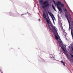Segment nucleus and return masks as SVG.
Instances as JSON below:
<instances>
[{"label":"nucleus","instance_id":"20e7f679","mask_svg":"<svg viewBox=\"0 0 73 73\" xmlns=\"http://www.w3.org/2000/svg\"><path fill=\"white\" fill-rule=\"evenodd\" d=\"M48 3H49L48 1H45L44 2L42 3V4H43V5H44L42 6V8H45L46 7H48V6L49 5V4H48Z\"/></svg>","mask_w":73,"mask_h":73},{"label":"nucleus","instance_id":"2eb2a0df","mask_svg":"<svg viewBox=\"0 0 73 73\" xmlns=\"http://www.w3.org/2000/svg\"><path fill=\"white\" fill-rule=\"evenodd\" d=\"M72 50H73V47L72 48Z\"/></svg>","mask_w":73,"mask_h":73},{"label":"nucleus","instance_id":"0eeeda50","mask_svg":"<svg viewBox=\"0 0 73 73\" xmlns=\"http://www.w3.org/2000/svg\"><path fill=\"white\" fill-rule=\"evenodd\" d=\"M43 16L44 18H46V15H45L44 13H43Z\"/></svg>","mask_w":73,"mask_h":73},{"label":"nucleus","instance_id":"39448f33","mask_svg":"<svg viewBox=\"0 0 73 73\" xmlns=\"http://www.w3.org/2000/svg\"><path fill=\"white\" fill-rule=\"evenodd\" d=\"M52 7L53 9H54V11H56V9L55 8V7H54V6L53 5H52Z\"/></svg>","mask_w":73,"mask_h":73},{"label":"nucleus","instance_id":"f3484780","mask_svg":"<svg viewBox=\"0 0 73 73\" xmlns=\"http://www.w3.org/2000/svg\"><path fill=\"white\" fill-rule=\"evenodd\" d=\"M65 50H64V52H65Z\"/></svg>","mask_w":73,"mask_h":73},{"label":"nucleus","instance_id":"a211bd4d","mask_svg":"<svg viewBox=\"0 0 73 73\" xmlns=\"http://www.w3.org/2000/svg\"><path fill=\"white\" fill-rule=\"evenodd\" d=\"M64 65H65V64H64Z\"/></svg>","mask_w":73,"mask_h":73},{"label":"nucleus","instance_id":"1a4fd4ad","mask_svg":"<svg viewBox=\"0 0 73 73\" xmlns=\"http://www.w3.org/2000/svg\"><path fill=\"white\" fill-rule=\"evenodd\" d=\"M64 3H65L66 5V7H68V4H67V3H66L64 1Z\"/></svg>","mask_w":73,"mask_h":73},{"label":"nucleus","instance_id":"f257e3e1","mask_svg":"<svg viewBox=\"0 0 73 73\" xmlns=\"http://www.w3.org/2000/svg\"><path fill=\"white\" fill-rule=\"evenodd\" d=\"M45 20L47 24H48V27L51 30L52 28V30H53L56 33V35L55 34V39L58 41L59 45L60 46L61 49H64V44L62 43V42L61 41L60 36L58 35V34L57 33V31L56 29V27L53 26L50 20L49 21V20H48L47 18H46ZM50 27H51L52 28H51Z\"/></svg>","mask_w":73,"mask_h":73},{"label":"nucleus","instance_id":"7ed1b4c3","mask_svg":"<svg viewBox=\"0 0 73 73\" xmlns=\"http://www.w3.org/2000/svg\"><path fill=\"white\" fill-rule=\"evenodd\" d=\"M58 5L59 6H60V7H59L58 6ZM56 6L58 9H59V11L60 12H62V9H61V7H63L64 6V5L63 4H62L61 3V2L60 1H58L56 3Z\"/></svg>","mask_w":73,"mask_h":73},{"label":"nucleus","instance_id":"f8f14e48","mask_svg":"<svg viewBox=\"0 0 73 73\" xmlns=\"http://www.w3.org/2000/svg\"><path fill=\"white\" fill-rule=\"evenodd\" d=\"M53 3H54L55 5H56V3H55V1H54L53 0Z\"/></svg>","mask_w":73,"mask_h":73},{"label":"nucleus","instance_id":"9d476101","mask_svg":"<svg viewBox=\"0 0 73 73\" xmlns=\"http://www.w3.org/2000/svg\"><path fill=\"white\" fill-rule=\"evenodd\" d=\"M48 13H49V15H51V13H50V12H49V11H48Z\"/></svg>","mask_w":73,"mask_h":73},{"label":"nucleus","instance_id":"4468645a","mask_svg":"<svg viewBox=\"0 0 73 73\" xmlns=\"http://www.w3.org/2000/svg\"><path fill=\"white\" fill-rule=\"evenodd\" d=\"M38 20L39 21H41L40 19H38Z\"/></svg>","mask_w":73,"mask_h":73},{"label":"nucleus","instance_id":"9b49d317","mask_svg":"<svg viewBox=\"0 0 73 73\" xmlns=\"http://www.w3.org/2000/svg\"><path fill=\"white\" fill-rule=\"evenodd\" d=\"M52 20L53 21V22L54 23V19H53V18H52Z\"/></svg>","mask_w":73,"mask_h":73},{"label":"nucleus","instance_id":"423d86ee","mask_svg":"<svg viewBox=\"0 0 73 73\" xmlns=\"http://www.w3.org/2000/svg\"><path fill=\"white\" fill-rule=\"evenodd\" d=\"M43 2H44V0H40L39 1V3H41V4H42V3H43Z\"/></svg>","mask_w":73,"mask_h":73},{"label":"nucleus","instance_id":"6e6552de","mask_svg":"<svg viewBox=\"0 0 73 73\" xmlns=\"http://www.w3.org/2000/svg\"><path fill=\"white\" fill-rule=\"evenodd\" d=\"M61 62L62 64H63V65L64 66V61H62Z\"/></svg>","mask_w":73,"mask_h":73},{"label":"nucleus","instance_id":"ddd939ff","mask_svg":"<svg viewBox=\"0 0 73 73\" xmlns=\"http://www.w3.org/2000/svg\"><path fill=\"white\" fill-rule=\"evenodd\" d=\"M71 57H73V55L71 54Z\"/></svg>","mask_w":73,"mask_h":73},{"label":"nucleus","instance_id":"dca6fc26","mask_svg":"<svg viewBox=\"0 0 73 73\" xmlns=\"http://www.w3.org/2000/svg\"><path fill=\"white\" fill-rule=\"evenodd\" d=\"M54 19H55V18L54 17Z\"/></svg>","mask_w":73,"mask_h":73},{"label":"nucleus","instance_id":"f03ea898","mask_svg":"<svg viewBox=\"0 0 73 73\" xmlns=\"http://www.w3.org/2000/svg\"><path fill=\"white\" fill-rule=\"evenodd\" d=\"M64 11L65 13L66 14L65 15V16L67 18V19L68 22V23L69 24L70 27L69 28V29H70V21H69V19L70 20H71V17H70L71 15L70 13H69V12L67 11V10L66 9H64ZM68 18H69V19Z\"/></svg>","mask_w":73,"mask_h":73}]
</instances>
